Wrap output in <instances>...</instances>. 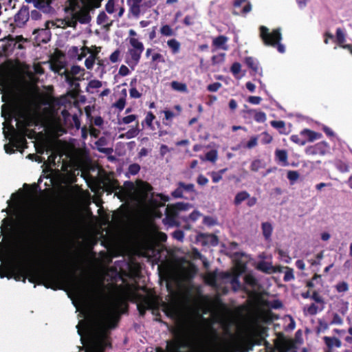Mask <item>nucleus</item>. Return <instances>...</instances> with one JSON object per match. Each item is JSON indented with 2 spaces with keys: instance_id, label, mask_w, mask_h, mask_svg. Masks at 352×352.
<instances>
[{
  "instance_id": "nucleus-44",
  "label": "nucleus",
  "mask_w": 352,
  "mask_h": 352,
  "mask_svg": "<svg viewBox=\"0 0 352 352\" xmlns=\"http://www.w3.org/2000/svg\"><path fill=\"white\" fill-rule=\"evenodd\" d=\"M136 119H137V116L135 115H129V116L122 118L121 120H119L118 124H127L133 122Z\"/></svg>"
},
{
  "instance_id": "nucleus-34",
  "label": "nucleus",
  "mask_w": 352,
  "mask_h": 352,
  "mask_svg": "<svg viewBox=\"0 0 352 352\" xmlns=\"http://www.w3.org/2000/svg\"><path fill=\"white\" fill-rule=\"evenodd\" d=\"M319 308L318 307L312 303L309 305H307V306H305L304 308H303V311H304V314L307 316V315H309V316H314V315H316L318 311H319Z\"/></svg>"
},
{
  "instance_id": "nucleus-1",
  "label": "nucleus",
  "mask_w": 352,
  "mask_h": 352,
  "mask_svg": "<svg viewBox=\"0 0 352 352\" xmlns=\"http://www.w3.org/2000/svg\"><path fill=\"white\" fill-rule=\"evenodd\" d=\"M76 300L73 301L81 319L76 326L85 352H102L109 344V330L114 328L120 314L122 300L119 296L111 297L96 315L90 312L88 300L80 288L75 289Z\"/></svg>"
},
{
  "instance_id": "nucleus-37",
  "label": "nucleus",
  "mask_w": 352,
  "mask_h": 352,
  "mask_svg": "<svg viewBox=\"0 0 352 352\" xmlns=\"http://www.w3.org/2000/svg\"><path fill=\"white\" fill-rule=\"evenodd\" d=\"M241 70V65L239 63H234L231 66L230 71L232 73V74L236 78H241L243 76H239V73Z\"/></svg>"
},
{
  "instance_id": "nucleus-25",
  "label": "nucleus",
  "mask_w": 352,
  "mask_h": 352,
  "mask_svg": "<svg viewBox=\"0 0 352 352\" xmlns=\"http://www.w3.org/2000/svg\"><path fill=\"white\" fill-rule=\"evenodd\" d=\"M151 188H152L149 184L142 183L139 186L140 195L138 197V201H143L146 197V194L151 190Z\"/></svg>"
},
{
  "instance_id": "nucleus-29",
  "label": "nucleus",
  "mask_w": 352,
  "mask_h": 352,
  "mask_svg": "<svg viewBox=\"0 0 352 352\" xmlns=\"http://www.w3.org/2000/svg\"><path fill=\"white\" fill-rule=\"evenodd\" d=\"M13 109L12 107H7L6 104H3L1 107V114L2 116L4 117L6 122L5 123H7L10 120L12 119L13 116Z\"/></svg>"
},
{
  "instance_id": "nucleus-14",
  "label": "nucleus",
  "mask_w": 352,
  "mask_h": 352,
  "mask_svg": "<svg viewBox=\"0 0 352 352\" xmlns=\"http://www.w3.org/2000/svg\"><path fill=\"white\" fill-rule=\"evenodd\" d=\"M145 56L146 58L151 57V63L157 65V63H165L164 56L157 52L155 49L147 48L146 50Z\"/></svg>"
},
{
  "instance_id": "nucleus-27",
  "label": "nucleus",
  "mask_w": 352,
  "mask_h": 352,
  "mask_svg": "<svg viewBox=\"0 0 352 352\" xmlns=\"http://www.w3.org/2000/svg\"><path fill=\"white\" fill-rule=\"evenodd\" d=\"M324 340L325 344L329 348L337 347L339 348L341 346V341L336 338V337H324Z\"/></svg>"
},
{
  "instance_id": "nucleus-16",
  "label": "nucleus",
  "mask_w": 352,
  "mask_h": 352,
  "mask_svg": "<svg viewBox=\"0 0 352 352\" xmlns=\"http://www.w3.org/2000/svg\"><path fill=\"white\" fill-rule=\"evenodd\" d=\"M247 0H236L234 3V14H246L250 12L252 10V6L250 3H248L243 8H241L243 3L246 2Z\"/></svg>"
},
{
  "instance_id": "nucleus-45",
  "label": "nucleus",
  "mask_w": 352,
  "mask_h": 352,
  "mask_svg": "<svg viewBox=\"0 0 352 352\" xmlns=\"http://www.w3.org/2000/svg\"><path fill=\"white\" fill-rule=\"evenodd\" d=\"M291 141L298 144V145H305L307 142V140L305 138H301L299 135H292L290 137Z\"/></svg>"
},
{
  "instance_id": "nucleus-58",
  "label": "nucleus",
  "mask_w": 352,
  "mask_h": 352,
  "mask_svg": "<svg viewBox=\"0 0 352 352\" xmlns=\"http://www.w3.org/2000/svg\"><path fill=\"white\" fill-rule=\"evenodd\" d=\"M118 74L122 76H126L130 74V70L128 67L122 65L119 69Z\"/></svg>"
},
{
  "instance_id": "nucleus-10",
  "label": "nucleus",
  "mask_w": 352,
  "mask_h": 352,
  "mask_svg": "<svg viewBox=\"0 0 352 352\" xmlns=\"http://www.w3.org/2000/svg\"><path fill=\"white\" fill-rule=\"evenodd\" d=\"M30 18V12L27 7H22L14 15V26L21 28L28 21Z\"/></svg>"
},
{
  "instance_id": "nucleus-56",
  "label": "nucleus",
  "mask_w": 352,
  "mask_h": 352,
  "mask_svg": "<svg viewBox=\"0 0 352 352\" xmlns=\"http://www.w3.org/2000/svg\"><path fill=\"white\" fill-rule=\"evenodd\" d=\"M261 162L259 160H254L250 165L251 170L254 172L258 171L261 168Z\"/></svg>"
},
{
  "instance_id": "nucleus-22",
  "label": "nucleus",
  "mask_w": 352,
  "mask_h": 352,
  "mask_svg": "<svg viewBox=\"0 0 352 352\" xmlns=\"http://www.w3.org/2000/svg\"><path fill=\"white\" fill-rule=\"evenodd\" d=\"M300 135L307 138L309 142L320 139L322 136L320 133L314 132L309 129H304L300 132Z\"/></svg>"
},
{
  "instance_id": "nucleus-15",
  "label": "nucleus",
  "mask_w": 352,
  "mask_h": 352,
  "mask_svg": "<svg viewBox=\"0 0 352 352\" xmlns=\"http://www.w3.org/2000/svg\"><path fill=\"white\" fill-rule=\"evenodd\" d=\"M247 0H236L234 3V14H246L250 12L252 10V6L250 3H248L243 8H241L243 3L246 2Z\"/></svg>"
},
{
  "instance_id": "nucleus-60",
  "label": "nucleus",
  "mask_w": 352,
  "mask_h": 352,
  "mask_svg": "<svg viewBox=\"0 0 352 352\" xmlns=\"http://www.w3.org/2000/svg\"><path fill=\"white\" fill-rule=\"evenodd\" d=\"M89 53V50L88 47H85L80 49V53L78 54L77 60H81L87 54Z\"/></svg>"
},
{
  "instance_id": "nucleus-64",
  "label": "nucleus",
  "mask_w": 352,
  "mask_h": 352,
  "mask_svg": "<svg viewBox=\"0 0 352 352\" xmlns=\"http://www.w3.org/2000/svg\"><path fill=\"white\" fill-rule=\"evenodd\" d=\"M173 236L174 239L182 241L184 239V234L181 230H176L173 233Z\"/></svg>"
},
{
  "instance_id": "nucleus-49",
  "label": "nucleus",
  "mask_w": 352,
  "mask_h": 352,
  "mask_svg": "<svg viewBox=\"0 0 352 352\" xmlns=\"http://www.w3.org/2000/svg\"><path fill=\"white\" fill-rule=\"evenodd\" d=\"M225 59V54L221 53L218 55L213 56L212 58V64L216 65L223 63Z\"/></svg>"
},
{
  "instance_id": "nucleus-48",
  "label": "nucleus",
  "mask_w": 352,
  "mask_h": 352,
  "mask_svg": "<svg viewBox=\"0 0 352 352\" xmlns=\"http://www.w3.org/2000/svg\"><path fill=\"white\" fill-rule=\"evenodd\" d=\"M336 288L338 292H345L349 289V285H348L347 283L342 281V282L338 283L336 285Z\"/></svg>"
},
{
  "instance_id": "nucleus-55",
  "label": "nucleus",
  "mask_w": 352,
  "mask_h": 352,
  "mask_svg": "<svg viewBox=\"0 0 352 352\" xmlns=\"http://www.w3.org/2000/svg\"><path fill=\"white\" fill-rule=\"evenodd\" d=\"M126 104V100L124 97L120 98L118 100V101L114 104V107L118 109L119 110H122Z\"/></svg>"
},
{
  "instance_id": "nucleus-11",
  "label": "nucleus",
  "mask_w": 352,
  "mask_h": 352,
  "mask_svg": "<svg viewBox=\"0 0 352 352\" xmlns=\"http://www.w3.org/2000/svg\"><path fill=\"white\" fill-rule=\"evenodd\" d=\"M329 149V146L325 142H318L313 146H309L306 149V153L309 155H325Z\"/></svg>"
},
{
  "instance_id": "nucleus-17",
  "label": "nucleus",
  "mask_w": 352,
  "mask_h": 352,
  "mask_svg": "<svg viewBox=\"0 0 352 352\" xmlns=\"http://www.w3.org/2000/svg\"><path fill=\"white\" fill-rule=\"evenodd\" d=\"M186 209L187 205L182 203L175 205H168L166 209V215L168 214L177 219L179 211Z\"/></svg>"
},
{
  "instance_id": "nucleus-28",
  "label": "nucleus",
  "mask_w": 352,
  "mask_h": 352,
  "mask_svg": "<svg viewBox=\"0 0 352 352\" xmlns=\"http://www.w3.org/2000/svg\"><path fill=\"white\" fill-rule=\"evenodd\" d=\"M257 269L268 274L275 272L272 263L266 261L260 262L257 265Z\"/></svg>"
},
{
  "instance_id": "nucleus-18",
  "label": "nucleus",
  "mask_w": 352,
  "mask_h": 352,
  "mask_svg": "<svg viewBox=\"0 0 352 352\" xmlns=\"http://www.w3.org/2000/svg\"><path fill=\"white\" fill-rule=\"evenodd\" d=\"M278 352H296L294 344L288 340L281 341L277 344Z\"/></svg>"
},
{
  "instance_id": "nucleus-36",
  "label": "nucleus",
  "mask_w": 352,
  "mask_h": 352,
  "mask_svg": "<svg viewBox=\"0 0 352 352\" xmlns=\"http://www.w3.org/2000/svg\"><path fill=\"white\" fill-rule=\"evenodd\" d=\"M346 41V34L341 28H337L336 30V41L339 45H342Z\"/></svg>"
},
{
  "instance_id": "nucleus-47",
  "label": "nucleus",
  "mask_w": 352,
  "mask_h": 352,
  "mask_svg": "<svg viewBox=\"0 0 352 352\" xmlns=\"http://www.w3.org/2000/svg\"><path fill=\"white\" fill-rule=\"evenodd\" d=\"M163 222L165 225H168L169 226H174L177 224V219L167 214L163 219Z\"/></svg>"
},
{
  "instance_id": "nucleus-51",
  "label": "nucleus",
  "mask_w": 352,
  "mask_h": 352,
  "mask_svg": "<svg viewBox=\"0 0 352 352\" xmlns=\"http://www.w3.org/2000/svg\"><path fill=\"white\" fill-rule=\"evenodd\" d=\"M120 51L119 50H116L110 55L109 60L111 63H115L120 60Z\"/></svg>"
},
{
  "instance_id": "nucleus-62",
  "label": "nucleus",
  "mask_w": 352,
  "mask_h": 352,
  "mask_svg": "<svg viewBox=\"0 0 352 352\" xmlns=\"http://www.w3.org/2000/svg\"><path fill=\"white\" fill-rule=\"evenodd\" d=\"M155 116L153 114V113L151 112H148L147 114H146V116L145 118V122L146 124L148 126H151L152 125V122L153 121V120L155 119Z\"/></svg>"
},
{
  "instance_id": "nucleus-24",
  "label": "nucleus",
  "mask_w": 352,
  "mask_h": 352,
  "mask_svg": "<svg viewBox=\"0 0 352 352\" xmlns=\"http://www.w3.org/2000/svg\"><path fill=\"white\" fill-rule=\"evenodd\" d=\"M262 232L265 239L267 241L270 240L273 231V227L270 222H264L261 225Z\"/></svg>"
},
{
  "instance_id": "nucleus-31",
  "label": "nucleus",
  "mask_w": 352,
  "mask_h": 352,
  "mask_svg": "<svg viewBox=\"0 0 352 352\" xmlns=\"http://www.w3.org/2000/svg\"><path fill=\"white\" fill-rule=\"evenodd\" d=\"M171 88L177 91L182 92V93H187L188 92V87L186 84L184 82H180L178 81H173L170 83Z\"/></svg>"
},
{
  "instance_id": "nucleus-19",
  "label": "nucleus",
  "mask_w": 352,
  "mask_h": 352,
  "mask_svg": "<svg viewBox=\"0 0 352 352\" xmlns=\"http://www.w3.org/2000/svg\"><path fill=\"white\" fill-rule=\"evenodd\" d=\"M24 69L28 75L31 78H32L34 75L42 74L43 73V69L40 63H34L32 66L25 65Z\"/></svg>"
},
{
  "instance_id": "nucleus-23",
  "label": "nucleus",
  "mask_w": 352,
  "mask_h": 352,
  "mask_svg": "<svg viewBox=\"0 0 352 352\" xmlns=\"http://www.w3.org/2000/svg\"><path fill=\"white\" fill-rule=\"evenodd\" d=\"M275 157L283 166L288 165L287 153L285 150L276 149L275 151Z\"/></svg>"
},
{
  "instance_id": "nucleus-59",
  "label": "nucleus",
  "mask_w": 352,
  "mask_h": 352,
  "mask_svg": "<svg viewBox=\"0 0 352 352\" xmlns=\"http://www.w3.org/2000/svg\"><path fill=\"white\" fill-rule=\"evenodd\" d=\"M129 94L130 96L133 98H140L142 96V94L135 87H133L129 89Z\"/></svg>"
},
{
  "instance_id": "nucleus-61",
  "label": "nucleus",
  "mask_w": 352,
  "mask_h": 352,
  "mask_svg": "<svg viewBox=\"0 0 352 352\" xmlns=\"http://www.w3.org/2000/svg\"><path fill=\"white\" fill-rule=\"evenodd\" d=\"M221 87V84L219 82H214L208 86V90L211 92L217 91Z\"/></svg>"
},
{
  "instance_id": "nucleus-63",
  "label": "nucleus",
  "mask_w": 352,
  "mask_h": 352,
  "mask_svg": "<svg viewBox=\"0 0 352 352\" xmlns=\"http://www.w3.org/2000/svg\"><path fill=\"white\" fill-rule=\"evenodd\" d=\"M210 176L214 183H218L222 179V176L218 172L215 171L210 173Z\"/></svg>"
},
{
  "instance_id": "nucleus-2",
  "label": "nucleus",
  "mask_w": 352,
  "mask_h": 352,
  "mask_svg": "<svg viewBox=\"0 0 352 352\" xmlns=\"http://www.w3.org/2000/svg\"><path fill=\"white\" fill-rule=\"evenodd\" d=\"M102 0H67L65 8L66 15L64 19L45 22L46 29L40 31L48 35L51 28H75L77 23H87L90 21L89 10L99 8Z\"/></svg>"
},
{
  "instance_id": "nucleus-3",
  "label": "nucleus",
  "mask_w": 352,
  "mask_h": 352,
  "mask_svg": "<svg viewBox=\"0 0 352 352\" xmlns=\"http://www.w3.org/2000/svg\"><path fill=\"white\" fill-rule=\"evenodd\" d=\"M260 36L265 45L273 47L277 45V50L280 53L285 52V46L279 43L282 38L279 29L274 30L272 32H270L267 28L262 25L260 27Z\"/></svg>"
},
{
  "instance_id": "nucleus-39",
  "label": "nucleus",
  "mask_w": 352,
  "mask_h": 352,
  "mask_svg": "<svg viewBox=\"0 0 352 352\" xmlns=\"http://www.w3.org/2000/svg\"><path fill=\"white\" fill-rule=\"evenodd\" d=\"M139 133L138 125L129 129L125 134L122 135L121 137H125L127 139H131L136 137Z\"/></svg>"
},
{
  "instance_id": "nucleus-53",
  "label": "nucleus",
  "mask_w": 352,
  "mask_h": 352,
  "mask_svg": "<svg viewBox=\"0 0 352 352\" xmlns=\"http://www.w3.org/2000/svg\"><path fill=\"white\" fill-rule=\"evenodd\" d=\"M257 144H258L257 138L255 136H253V137L250 138V140L247 142L245 147L250 149V148L255 147L257 145Z\"/></svg>"
},
{
  "instance_id": "nucleus-43",
  "label": "nucleus",
  "mask_w": 352,
  "mask_h": 352,
  "mask_svg": "<svg viewBox=\"0 0 352 352\" xmlns=\"http://www.w3.org/2000/svg\"><path fill=\"white\" fill-rule=\"evenodd\" d=\"M294 279V270L290 267H286L283 280L286 282H288Z\"/></svg>"
},
{
  "instance_id": "nucleus-8",
  "label": "nucleus",
  "mask_w": 352,
  "mask_h": 352,
  "mask_svg": "<svg viewBox=\"0 0 352 352\" xmlns=\"http://www.w3.org/2000/svg\"><path fill=\"white\" fill-rule=\"evenodd\" d=\"M143 52L129 48L127 52V56L126 58V63L131 68L132 70L135 69L140 62L142 54Z\"/></svg>"
},
{
  "instance_id": "nucleus-7",
  "label": "nucleus",
  "mask_w": 352,
  "mask_h": 352,
  "mask_svg": "<svg viewBox=\"0 0 352 352\" xmlns=\"http://www.w3.org/2000/svg\"><path fill=\"white\" fill-rule=\"evenodd\" d=\"M65 81L72 85L74 83V80H80L82 78H83V76L85 75V70L83 68L80 67L78 65H74L72 67L71 70L69 72H65Z\"/></svg>"
},
{
  "instance_id": "nucleus-42",
  "label": "nucleus",
  "mask_w": 352,
  "mask_h": 352,
  "mask_svg": "<svg viewBox=\"0 0 352 352\" xmlns=\"http://www.w3.org/2000/svg\"><path fill=\"white\" fill-rule=\"evenodd\" d=\"M96 55L91 54L85 60V65L88 69H91L95 64Z\"/></svg>"
},
{
  "instance_id": "nucleus-41",
  "label": "nucleus",
  "mask_w": 352,
  "mask_h": 352,
  "mask_svg": "<svg viewBox=\"0 0 352 352\" xmlns=\"http://www.w3.org/2000/svg\"><path fill=\"white\" fill-rule=\"evenodd\" d=\"M138 308L141 314H143L146 309H149L151 308V302H150L149 300L145 299L143 302L140 303L138 305Z\"/></svg>"
},
{
  "instance_id": "nucleus-5",
  "label": "nucleus",
  "mask_w": 352,
  "mask_h": 352,
  "mask_svg": "<svg viewBox=\"0 0 352 352\" xmlns=\"http://www.w3.org/2000/svg\"><path fill=\"white\" fill-rule=\"evenodd\" d=\"M106 12L112 16L114 19H119L124 13V3L122 0H108L105 5Z\"/></svg>"
},
{
  "instance_id": "nucleus-54",
  "label": "nucleus",
  "mask_w": 352,
  "mask_h": 352,
  "mask_svg": "<svg viewBox=\"0 0 352 352\" xmlns=\"http://www.w3.org/2000/svg\"><path fill=\"white\" fill-rule=\"evenodd\" d=\"M178 186L181 188V189L183 190L188 191V192H192L194 190V184H186L183 182H179L178 184Z\"/></svg>"
},
{
  "instance_id": "nucleus-33",
  "label": "nucleus",
  "mask_w": 352,
  "mask_h": 352,
  "mask_svg": "<svg viewBox=\"0 0 352 352\" xmlns=\"http://www.w3.org/2000/svg\"><path fill=\"white\" fill-rule=\"evenodd\" d=\"M250 197V194L246 191H241L238 192L234 200L235 205L238 206L241 204L243 201L248 199Z\"/></svg>"
},
{
  "instance_id": "nucleus-12",
  "label": "nucleus",
  "mask_w": 352,
  "mask_h": 352,
  "mask_svg": "<svg viewBox=\"0 0 352 352\" xmlns=\"http://www.w3.org/2000/svg\"><path fill=\"white\" fill-rule=\"evenodd\" d=\"M244 62L247 66L252 69L254 75L258 74L261 76H262V68L256 58L248 56L245 58Z\"/></svg>"
},
{
  "instance_id": "nucleus-30",
  "label": "nucleus",
  "mask_w": 352,
  "mask_h": 352,
  "mask_svg": "<svg viewBox=\"0 0 352 352\" xmlns=\"http://www.w3.org/2000/svg\"><path fill=\"white\" fill-rule=\"evenodd\" d=\"M167 45L170 49L171 52L173 54H177L180 50L181 44L175 38L169 39L167 41Z\"/></svg>"
},
{
  "instance_id": "nucleus-13",
  "label": "nucleus",
  "mask_w": 352,
  "mask_h": 352,
  "mask_svg": "<svg viewBox=\"0 0 352 352\" xmlns=\"http://www.w3.org/2000/svg\"><path fill=\"white\" fill-rule=\"evenodd\" d=\"M117 20L114 19L112 16H109L105 12H100L96 19L97 23L105 29H109L113 21Z\"/></svg>"
},
{
  "instance_id": "nucleus-9",
  "label": "nucleus",
  "mask_w": 352,
  "mask_h": 352,
  "mask_svg": "<svg viewBox=\"0 0 352 352\" xmlns=\"http://www.w3.org/2000/svg\"><path fill=\"white\" fill-rule=\"evenodd\" d=\"M129 13L134 17L138 18L144 14L143 0H127Z\"/></svg>"
},
{
  "instance_id": "nucleus-46",
  "label": "nucleus",
  "mask_w": 352,
  "mask_h": 352,
  "mask_svg": "<svg viewBox=\"0 0 352 352\" xmlns=\"http://www.w3.org/2000/svg\"><path fill=\"white\" fill-rule=\"evenodd\" d=\"M176 340L178 344H179V350L182 348L190 347L191 346V343L184 338L179 337Z\"/></svg>"
},
{
  "instance_id": "nucleus-4",
  "label": "nucleus",
  "mask_w": 352,
  "mask_h": 352,
  "mask_svg": "<svg viewBox=\"0 0 352 352\" xmlns=\"http://www.w3.org/2000/svg\"><path fill=\"white\" fill-rule=\"evenodd\" d=\"M5 128L6 126H4L3 131L4 136L6 139H9L11 143L5 144L4 149L7 153L11 154L20 147L21 144H23L25 142V139L16 134L14 126H10L8 131H6Z\"/></svg>"
},
{
  "instance_id": "nucleus-52",
  "label": "nucleus",
  "mask_w": 352,
  "mask_h": 352,
  "mask_svg": "<svg viewBox=\"0 0 352 352\" xmlns=\"http://www.w3.org/2000/svg\"><path fill=\"white\" fill-rule=\"evenodd\" d=\"M299 177V174L295 170H289L287 172V178L292 182L296 181Z\"/></svg>"
},
{
  "instance_id": "nucleus-26",
  "label": "nucleus",
  "mask_w": 352,
  "mask_h": 352,
  "mask_svg": "<svg viewBox=\"0 0 352 352\" xmlns=\"http://www.w3.org/2000/svg\"><path fill=\"white\" fill-rule=\"evenodd\" d=\"M130 45L129 48L137 50L143 52L144 50V44L138 38H128Z\"/></svg>"
},
{
  "instance_id": "nucleus-57",
  "label": "nucleus",
  "mask_w": 352,
  "mask_h": 352,
  "mask_svg": "<svg viewBox=\"0 0 352 352\" xmlns=\"http://www.w3.org/2000/svg\"><path fill=\"white\" fill-rule=\"evenodd\" d=\"M261 136V142L263 144H269L272 141V137L266 132L262 133Z\"/></svg>"
},
{
  "instance_id": "nucleus-21",
  "label": "nucleus",
  "mask_w": 352,
  "mask_h": 352,
  "mask_svg": "<svg viewBox=\"0 0 352 352\" xmlns=\"http://www.w3.org/2000/svg\"><path fill=\"white\" fill-rule=\"evenodd\" d=\"M52 0H37L36 7L43 12L49 13L52 10L51 3Z\"/></svg>"
},
{
  "instance_id": "nucleus-32",
  "label": "nucleus",
  "mask_w": 352,
  "mask_h": 352,
  "mask_svg": "<svg viewBox=\"0 0 352 352\" xmlns=\"http://www.w3.org/2000/svg\"><path fill=\"white\" fill-rule=\"evenodd\" d=\"M160 32L164 36H172L176 34V31L174 30L169 25H163L160 29Z\"/></svg>"
},
{
  "instance_id": "nucleus-35",
  "label": "nucleus",
  "mask_w": 352,
  "mask_h": 352,
  "mask_svg": "<svg viewBox=\"0 0 352 352\" xmlns=\"http://www.w3.org/2000/svg\"><path fill=\"white\" fill-rule=\"evenodd\" d=\"M248 113L254 115V120L258 122H264L266 120V115L264 112L249 110Z\"/></svg>"
},
{
  "instance_id": "nucleus-38",
  "label": "nucleus",
  "mask_w": 352,
  "mask_h": 352,
  "mask_svg": "<svg viewBox=\"0 0 352 352\" xmlns=\"http://www.w3.org/2000/svg\"><path fill=\"white\" fill-rule=\"evenodd\" d=\"M202 160H207L215 162L217 160V151L215 150L210 151L206 154L205 158L200 157Z\"/></svg>"
},
{
  "instance_id": "nucleus-6",
  "label": "nucleus",
  "mask_w": 352,
  "mask_h": 352,
  "mask_svg": "<svg viewBox=\"0 0 352 352\" xmlns=\"http://www.w3.org/2000/svg\"><path fill=\"white\" fill-rule=\"evenodd\" d=\"M16 265L14 264L9 263L7 267L4 269L2 266H0V277H7L8 279L14 278L16 280H21L23 278V282H25V277L22 273H15Z\"/></svg>"
},
{
  "instance_id": "nucleus-50",
  "label": "nucleus",
  "mask_w": 352,
  "mask_h": 352,
  "mask_svg": "<svg viewBox=\"0 0 352 352\" xmlns=\"http://www.w3.org/2000/svg\"><path fill=\"white\" fill-rule=\"evenodd\" d=\"M140 169V166L138 164H131L129 167L128 173L132 175H136Z\"/></svg>"
},
{
  "instance_id": "nucleus-20",
  "label": "nucleus",
  "mask_w": 352,
  "mask_h": 352,
  "mask_svg": "<svg viewBox=\"0 0 352 352\" xmlns=\"http://www.w3.org/2000/svg\"><path fill=\"white\" fill-rule=\"evenodd\" d=\"M228 38L225 36H219L212 40V45L217 49L228 50Z\"/></svg>"
},
{
  "instance_id": "nucleus-40",
  "label": "nucleus",
  "mask_w": 352,
  "mask_h": 352,
  "mask_svg": "<svg viewBox=\"0 0 352 352\" xmlns=\"http://www.w3.org/2000/svg\"><path fill=\"white\" fill-rule=\"evenodd\" d=\"M102 85V82L98 80H91L87 86V91L93 93V89H98Z\"/></svg>"
}]
</instances>
